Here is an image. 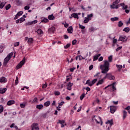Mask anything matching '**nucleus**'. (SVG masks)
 <instances>
[{
  "mask_svg": "<svg viewBox=\"0 0 130 130\" xmlns=\"http://www.w3.org/2000/svg\"><path fill=\"white\" fill-rule=\"evenodd\" d=\"M100 69L102 70V74H106L105 77H104V79H108V80H114L115 77L114 76L112 75L111 73H108L109 71V62L107 60H105L104 64L100 66Z\"/></svg>",
  "mask_w": 130,
  "mask_h": 130,
  "instance_id": "1",
  "label": "nucleus"
},
{
  "mask_svg": "<svg viewBox=\"0 0 130 130\" xmlns=\"http://www.w3.org/2000/svg\"><path fill=\"white\" fill-rule=\"evenodd\" d=\"M115 84H116V83L114 82L112 84L109 85L105 87L104 89L106 90L107 88H109V90L110 91V92H114V91L116 90V87H115Z\"/></svg>",
  "mask_w": 130,
  "mask_h": 130,
  "instance_id": "2",
  "label": "nucleus"
},
{
  "mask_svg": "<svg viewBox=\"0 0 130 130\" xmlns=\"http://www.w3.org/2000/svg\"><path fill=\"white\" fill-rule=\"evenodd\" d=\"M12 56H13V52L9 53L7 56L4 59V66H7L8 62H9L10 59H11Z\"/></svg>",
  "mask_w": 130,
  "mask_h": 130,
  "instance_id": "3",
  "label": "nucleus"
},
{
  "mask_svg": "<svg viewBox=\"0 0 130 130\" xmlns=\"http://www.w3.org/2000/svg\"><path fill=\"white\" fill-rule=\"evenodd\" d=\"M120 2V0H116L115 2H114L113 3L112 5L110 6L111 8L116 9H118V8H119V5H116L119 4Z\"/></svg>",
  "mask_w": 130,
  "mask_h": 130,
  "instance_id": "4",
  "label": "nucleus"
},
{
  "mask_svg": "<svg viewBox=\"0 0 130 130\" xmlns=\"http://www.w3.org/2000/svg\"><path fill=\"white\" fill-rule=\"evenodd\" d=\"M25 60L26 59H25V57L23 58L22 60L18 63V64L16 67V70H19V69H21V67L23 66V64L25 63Z\"/></svg>",
  "mask_w": 130,
  "mask_h": 130,
  "instance_id": "5",
  "label": "nucleus"
},
{
  "mask_svg": "<svg viewBox=\"0 0 130 130\" xmlns=\"http://www.w3.org/2000/svg\"><path fill=\"white\" fill-rule=\"evenodd\" d=\"M31 130H39V126L38 125V123H34L31 126Z\"/></svg>",
  "mask_w": 130,
  "mask_h": 130,
  "instance_id": "6",
  "label": "nucleus"
},
{
  "mask_svg": "<svg viewBox=\"0 0 130 130\" xmlns=\"http://www.w3.org/2000/svg\"><path fill=\"white\" fill-rule=\"evenodd\" d=\"M57 123H59L60 124H61V127L62 128L64 127V125H67V124H66V121H64V120H59Z\"/></svg>",
  "mask_w": 130,
  "mask_h": 130,
  "instance_id": "7",
  "label": "nucleus"
},
{
  "mask_svg": "<svg viewBox=\"0 0 130 130\" xmlns=\"http://www.w3.org/2000/svg\"><path fill=\"white\" fill-rule=\"evenodd\" d=\"M37 22H38V21L37 20H35L34 21H30L28 23H26L25 25L26 26H29V25H34V24L37 23Z\"/></svg>",
  "mask_w": 130,
  "mask_h": 130,
  "instance_id": "8",
  "label": "nucleus"
},
{
  "mask_svg": "<svg viewBox=\"0 0 130 130\" xmlns=\"http://www.w3.org/2000/svg\"><path fill=\"white\" fill-rule=\"evenodd\" d=\"M116 111V107L115 106H112L110 107V112L111 113H114Z\"/></svg>",
  "mask_w": 130,
  "mask_h": 130,
  "instance_id": "9",
  "label": "nucleus"
},
{
  "mask_svg": "<svg viewBox=\"0 0 130 130\" xmlns=\"http://www.w3.org/2000/svg\"><path fill=\"white\" fill-rule=\"evenodd\" d=\"M127 41V39L125 38V36H121L119 37L118 41H122V42H125Z\"/></svg>",
  "mask_w": 130,
  "mask_h": 130,
  "instance_id": "10",
  "label": "nucleus"
},
{
  "mask_svg": "<svg viewBox=\"0 0 130 130\" xmlns=\"http://www.w3.org/2000/svg\"><path fill=\"white\" fill-rule=\"evenodd\" d=\"M106 124H110L109 127H111V126H112V124H113V120L111 119L110 120H108L107 122H106Z\"/></svg>",
  "mask_w": 130,
  "mask_h": 130,
  "instance_id": "11",
  "label": "nucleus"
},
{
  "mask_svg": "<svg viewBox=\"0 0 130 130\" xmlns=\"http://www.w3.org/2000/svg\"><path fill=\"white\" fill-rule=\"evenodd\" d=\"M15 103H16V102H15V101L10 100L7 102V105L8 106H11V105H13V104H15Z\"/></svg>",
  "mask_w": 130,
  "mask_h": 130,
  "instance_id": "12",
  "label": "nucleus"
},
{
  "mask_svg": "<svg viewBox=\"0 0 130 130\" xmlns=\"http://www.w3.org/2000/svg\"><path fill=\"white\" fill-rule=\"evenodd\" d=\"M104 80H105V79H104V77L101 80H100L96 83V86H99V85H102V84L104 83Z\"/></svg>",
  "mask_w": 130,
  "mask_h": 130,
  "instance_id": "13",
  "label": "nucleus"
},
{
  "mask_svg": "<svg viewBox=\"0 0 130 130\" xmlns=\"http://www.w3.org/2000/svg\"><path fill=\"white\" fill-rule=\"evenodd\" d=\"M41 21L42 23H47V22L49 21V20L45 17H42L41 19Z\"/></svg>",
  "mask_w": 130,
  "mask_h": 130,
  "instance_id": "14",
  "label": "nucleus"
},
{
  "mask_svg": "<svg viewBox=\"0 0 130 130\" xmlns=\"http://www.w3.org/2000/svg\"><path fill=\"white\" fill-rule=\"evenodd\" d=\"M72 86H73V83L69 82L67 85V90H69V91H71V90H72Z\"/></svg>",
  "mask_w": 130,
  "mask_h": 130,
  "instance_id": "15",
  "label": "nucleus"
},
{
  "mask_svg": "<svg viewBox=\"0 0 130 130\" xmlns=\"http://www.w3.org/2000/svg\"><path fill=\"white\" fill-rule=\"evenodd\" d=\"M72 17H73V18H74L75 19H77L78 20H79V15H78V13H72L71 14Z\"/></svg>",
  "mask_w": 130,
  "mask_h": 130,
  "instance_id": "16",
  "label": "nucleus"
},
{
  "mask_svg": "<svg viewBox=\"0 0 130 130\" xmlns=\"http://www.w3.org/2000/svg\"><path fill=\"white\" fill-rule=\"evenodd\" d=\"M0 83H7V79L5 77L0 78Z\"/></svg>",
  "mask_w": 130,
  "mask_h": 130,
  "instance_id": "17",
  "label": "nucleus"
},
{
  "mask_svg": "<svg viewBox=\"0 0 130 130\" xmlns=\"http://www.w3.org/2000/svg\"><path fill=\"white\" fill-rule=\"evenodd\" d=\"M7 92V88H0V94H5Z\"/></svg>",
  "mask_w": 130,
  "mask_h": 130,
  "instance_id": "18",
  "label": "nucleus"
},
{
  "mask_svg": "<svg viewBox=\"0 0 130 130\" xmlns=\"http://www.w3.org/2000/svg\"><path fill=\"white\" fill-rule=\"evenodd\" d=\"M126 116H127V112L125 110L123 111V119H125V118H126Z\"/></svg>",
  "mask_w": 130,
  "mask_h": 130,
  "instance_id": "19",
  "label": "nucleus"
},
{
  "mask_svg": "<svg viewBox=\"0 0 130 130\" xmlns=\"http://www.w3.org/2000/svg\"><path fill=\"white\" fill-rule=\"evenodd\" d=\"M36 108L37 109H39V110H41L42 109H43V105L42 104L38 105L36 106Z\"/></svg>",
  "mask_w": 130,
  "mask_h": 130,
  "instance_id": "20",
  "label": "nucleus"
},
{
  "mask_svg": "<svg viewBox=\"0 0 130 130\" xmlns=\"http://www.w3.org/2000/svg\"><path fill=\"white\" fill-rule=\"evenodd\" d=\"M27 43L29 45H31V44H32V43H33V38H28V39L27 40Z\"/></svg>",
  "mask_w": 130,
  "mask_h": 130,
  "instance_id": "21",
  "label": "nucleus"
},
{
  "mask_svg": "<svg viewBox=\"0 0 130 130\" xmlns=\"http://www.w3.org/2000/svg\"><path fill=\"white\" fill-rule=\"evenodd\" d=\"M67 31L70 34H72L73 33V26H70L68 29Z\"/></svg>",
  "mask_w": 130,
  "mask_h": 130,
  "instance_id": "22",
  "label": "nucleus"
},
{
  "mask_svg": "<svg viewBox=\"0 0 130 130\" xmlns=\"http://www.w3.org/2000/svg\"><path fill=\"white\" fill-rule=\"evenodd\" d=\"M101 55V54H98L93 56V61H95L98 59V57Z\"/></svg>",
  "mask_w": 130,
  "mask_h": 130,
  "instance_id": "23",
  "label": "nucleus"
},
{
  "mask_svg": "<svg viewBox=\"0 0 130 130\" xmlns=\"http://www.w3.org/2000/svg\"><path fill=\"white\" fill-rule=\"evenodd\" d=\"M116 67L117 69H118V72H120L121 71V69H122V66L119 64H116Z\"/></svg>",
  "mask_w": 130,
  "mask_h": 130,
  "instance_id": "24",
  "label": "nucleus"
},
{
  "mask_svg": "<svg viewBox=\"0 0 130 130\" xmlns=\"http://www.w3.org/2000/svg\"><path fill=\"white\" fill-rule=\"evenodd\" d=\"M98 81V79L97 78L93 79L92 81H91V84H90V87H92V86H93V85H94V84H95V83H96V82H97Z\"/></svg>",
  "mask_w": 130,
  "mask_h": 130,
  "instance_id": "25",
  "label": "nucleus"
},
{
  "mask_svg": "<svg viewBox=\"0 0 130 130\" xmlns=\"http://www.w3.org/2000/svg\"><path fill=\"white\" fill-rule=\"evenodd\" d=\"M49 105H50V101H47L46 102L44 103V106H45V107H48V106H49Z\"/></svg>",
  "mask_w": 130,
  "mask_h": 130,
  "instance_id": "26",
  "label": "nucleus"
},
{
  "mask_svg": "<svg viewBox=\"0 0 130 130\" xmlns=\"http://www.w3.org/2000/svg\"><path fill=\"white\" fill-rule=\"evenodd\" d=\"M48 18L49 20H54L55 17L53 16V14H51L48 16Z\"/></svg>",
  "mask_w": 130,
  "mask_h": 130,
  "instance_id": "27",
  "label": "nucleus"
},
{
  "mask_svg": "<svg viewBox=\"0 0 130 130\" xmlns=\"http://www.w3.org/2000/svg\"><path fill=\"white\" fill-rule=\"evenodd\" d=\"M6 4H7V2H4L0 4V9H3L5 6H6Z\"/></svg>",
  "mask_w": 130,
  "mask_h": 130,
  "instance_id": "28",
  "label": "nucleus"
},
{
  "mask_svg": "<svg viewBox=\"0 0 130 130\" xmlns=\"http://www.w3.org/2000/svg\"><path fill=\"white\" fill-rule=\"evenodd\" d=\"M91 20V18H89L87 17H85V19L84 20V21H83V23L84 24H87V23H88L89 21Z\"/></svg>",
  "mask_w": 130,
  "mask_h": 130,
  "instance_id": "29",
  "label": "nucleus"
},
{
  "mask_svg": "<svg viewBox=\"0 0 130 130\" xmlns=\"http://www.w3.org/2000/svg\"><path fill=\"white\" fill-rule=\"evenodd\" d=\"M38 35H41L43 33V31L41 29H39L37 31Z\"/></svg>",
  "mask_w": 130,
  "mask_h": 130,
  "instance_id": "30",
  "label": "nucleus"
},
{
  "mask_svg": "<svg viewBox=\"0 0 130 130\" xmlns=\"http://www.w3.org/2000/svg\"><path fill=\"white\" fill-rule=\"evenodd\" d=\"M129 30H130L129 27H125L123 29V31H124V32H126V33H128Z\"/></svg>",
  "mask_w": 130,
  "mask_h": 130,
  "instance_id": "31",
  "label": "nucleus"
},
{
  "mask_svg": "<svg viewBox=\"0 0 130 130\" xmlns=\"http://www.w3.org/2000/svg\"><path fill=\"white\" fill-rule=\"evenodd\" d=\"M55 30V27H52L48 29L49 32H53Z\"/></svg>",
  "mask_w": 130,
  "mask_h": 130,
  "instance_id": "32",
  "label": "nucleus"
},
{
  "mask_svg": "<svg viewBox=\"0 0 130 130\" xmlns=\"http://www.w3.org/2000/svg\"><path fill=\"white\" fill-rule=\"evenodd\" d=\"M117 20H118V17H114V18H111V21H112V22H114L115 21H117Z\"/></svg>",
  "mask_w": 130,
  "mask_h": 130,
  "instance_id": "33",
  "label": "nucleus"
},
{
  "mask_svg": "<svg viewBox=\"0 0 130 130\" xmlns=\"http://www.w3.org/2000/svg\"><path fill=\"white\" fill-rule=\"evenodd\" d=\"M5 9H6V11L10 10V9H11V4H8L7 6H6L5 7Z\"/></svg>",
  "mask_w": 130,
  "mask_h": 130,
  "instance_id": "34",
  "label": "nucleus"
},
{
  "mask_svg": "<svg viewBox=\"0 0 130 130\" xmlns=\"http://www.w3.org/2000/svg\"><path fill=\"white\" fill-rule=\"evenodd\" d=\"M4 51V46L0 45V53H2Z\"/></svg>",
  "mask_w": 130,
  "mask_h": 130,
  "instance_id": "35",
  "label": "nucleus"
},
{
  "mask_svg": "<svg viewBox=\"0 0 130 130\" xmlns=\"http://www.w3.org/2000/svg\"><path fill=\"white\" fill-rule=\"evenodd\" d=\"M122 26H123V23L122 22V21H120L118 22V27H122Z\"/></svg>",
  "mask_w": 130,
  "mask_h": 130,
  "instance_id": "36",
  "label": "nucleus"
},
{
  "mask_svg": "<svg viewBox=\"0 0 130 130\" xmlns=\"http://www.w3.org/2000/svg\"><path fill=\"white\" fill-rule=\"evenodd\" d=\"M71 46V44H67L66 46H64V48L65 49H68L69 47Z\"/></svg>",
  "mask_w": 130,
  "mask_h": 130,
  "instance_id": "37",
  "label": "nucleus"
},
{
  "mask_svg": "<svg viewBox=\"0 0 130 130\" xmlns=\"http://www.w3.org/2000/svg\"><path fill=\"white\" fill-rule=\"evenodd\" d=\"M25 21V18L24 17H21L19 19L20 23H23Z\"/></svg>",
  "mask_w": 130,
  "mask_h": 130,
  "instance_id": "38",
  "label": "nucleus"
},
{
  "mask_svg": "<svg viewBox=\"0 0 130 130\" xmlns=\"http://www.w3.org/2000/svg\"><path fill=\"white\" fill-rule=\"evenodd\" d=\"M49 112H47V113H44L42 115V117H43V118H46V116H47V113H48Z\"/></svg>",
  "mask_w": 130,
  "mask_h": 130,
  "instance_id": "39",
  "label": "nucleus"
},
{
  "mask_svg": "<svg viewBox=\"0 0 130 130\" xmlns=\"http://www.w3.org/2000/svg\"><path fill=\"white\" fill-rule=\"evenodd\" d=\"M15 84L16 85H18V84H19V77H16Z\"/></svg>",
  "mask_w": 130,
  "mask_h": 130,
  "instance_id": "40",
  "label": "nucleus"
},
{
  "mask_svg": "<svg viewBox=\"0 0 130 130\" xmlns=\"http://www.w3.org/2000/svg\"><path fill=\"white\" fill-rule=\"evenodd\" d=\"M80 29H82V30L85 29V26H83V25L79 24Z\"/></svg>",
  "mask_w": 130,
  "mask_h": 130,
  "instance_id": "41",
  "label": "nucleus"
},
{
  "mask_svg": "<svg viewBox=\"0 0 130 130\" xmlns=\"http://www.w3.org/2000/svg\"><path fill=\"white\" fill-rule=\"evenodd\" d=\"M38 99L37 98H35L32 101V103H37Z\"/></svg>",
  "mask_w": 130,
  "mask_h": 130,
  "instance_id": "42",
  "label": "nucleus"
},
{
  "mask_svg": "<svg viewBox=\"0 0 130 130\" xmlns=\"http://www.w3.org/2000/svg\"><path fill=\"white\" fill-rule=\"evenodd\" d=\"M108 60L109 62H111V61H112V55H111L108 57Z\"/></svg>",
  "mask_w": 130,
  "mask_h": 130,
  "instance_id": "43",
  "label": "nucleus"
},
{
  "mask_svg": "<svg viewBox=\"0 0 130 130\" xmlns=\"http://www.w3.org/2000/svg\"><path fill=\"white\" fill-rule=\"evenodd\" d=\"M0 114L4 112V107L3 106H0Z\"/></svg>",
  "mask_w": 130,
  "mask_h": 130,
  "instance_id": "44",
  "label": "nucleus"
},
{
  "mask_svg": "<svg viewBox=\"0 0 130 130\" xmlns=\"http://www.w3.org/2000/svg\"><path fill=\"white\" fill-rule=\"evenodd\" d=\"M54 94L56 96H59V95H60V92H59V91H55L54 92Z\"/></svg>",
  "mask_w": 130,
  "mask_h": 130,
  "instance_id": "45",
  "label": "nucleus"
},
{
  "mask_svg": "<svg viewBox=\"0 0 130 130\" xmlns=\"http://www.w3.org/2000/svg\"><path fill=\"white\" fill-rule=\"evenodd\" d=\"M85 98V93H83L80 97V100H83L84 98Z\"/></svg>",
  "mask_w": 130,
  "mask_h": 130,
  "instance_id": "46",
  "label": "nucleus"
},
{
  "mask_svg": "<svg viewBox=\"0 0 130 130\" xmlns=\"http://www.w3.org/2000/svg\"><path fill=\"white\" fill-rule=\"evenodd\" d=\"M62 25H64L65 28H68V27H69V23H67V22H65V23H62Z\"/></svg>",
  "mask_w": 130,
  "mask_h": 130,
  "instance_id": "47",
  "label": "nucleus"
},
{
  "mask_svg": "<svg viewBox=\"0 0 130 130\" xmlns=\"http://www.w3.org/2000/svg\"><path fill=\"white\" fill-rule=\"evenodd\" d=\"M86 84H87V85H89L90 87H91V81H90V80H88L86 81Z\"/></svg>",
  "mask_w": 130,
  "mask_h": 130,
  "instance_id": "48",
  "label": "nucleus"
},
{
  "mask_svg": "<svg viewBox=\"0 0 130 130\" xmlns=\"http://www.w3.org/2000/svg\"><path fill=\"white\" fill-rule=\"evenodd\" d=\"M63 104H64V102H61V103H60L59 104V106H58V107L59 108H60V106H62V105H63Z\"/></svg>",
  "mask_w": 130,
  "mask_h": 130,
  "instance_id": "49",
  "label": "nucleus"
},
{
  "mask_svg": "<svg viewBox=\"0 0 130 130\" xmlns=\"http://www.w3.org/2000/svg\"><path fill=\"white\" fill-rule=\"evenodd\" d=\"M47 87V83H45L44 84H43L42 88L43 89H45Z\"/></svg>",
  "mask_w": 130,
  "mask_h": 130,
  "instance_id": "50",
  "label": "nucleus"
},
{
  "mask_svg": "<svg viewBox=\"0 0 130 130\" xmlns=\"http://www.w3.org/2000/svg\"><path fill=\"white\" fill-rule=\"evenodd\" d=\"M26 106V105H25V104H20V107H21V108H24V107Z\"/></svg>",
  "mask_w": 130,
  "mask_h": 130,
  "instance_id": "51",
  "label": "nucleus"
},
{
  "mask_svg": "<svg viewBox=\"0 0 130 130\" xmlns=\"http://www.w3.org/2000/svg\"><path fill=\"white\" fill-rule=\"evenodd\" d=\"M81 8L82 9H83V10H84L85 11H89V10L86 9V8H85L83 6H81Z\"/></svg>",
  "mask_w": 130,
  "mask_h": 130,
  "instance_id": "52",
  "label": "nucleus"
},
{
  "mask_svg": "<svg viewBox=\"0 0 130 130\" xmlns=\"http://www.w3.org/2000/svg\"><path fill=\"white\" fill-rule=\"evenodd\" d=\"M17 15L18 16H22V15H23V11H20L18 13H17Z\"/></svg>",
  "mask_w": 130,
  "mask_h": 130,
  "instance_id": "53",
  "label": "nucleus"
},
{
  "mask_svg": "<svg viewBox=\"0 0 130 130\" xmlns=\"http://www.w3.org/2000/svg\"><path fill=\"white\" fill-rule=\"evenodd\" d=\"M30 9V7L26 6L24 7V10H25V11H28V10H29Z\"/></svg>",
  "mask_w": 130,
  "mask_h": 130,
  "instance_id": "54",
  "label": "nucleus"
},
{
  "mask_svg": "<svg viewBox=\"0 0 130 130\" xmlns=\"http://www.w3.org/2000/svg\"><path fill=\"white\" fill-rule=\"evenodd\" d=\"M92 17H93V14H90L87 15V18H88V19H91Z\"/></svg>",
  "mask_w": 130,
  "mask_h": 130,
  "instance_id": "55",
  "label": "nucleus"
},
{
  "mask_svg": "<svg viewBox=\"0 0 130 130\" xmlns=\"http://www.w3.org/2000/svg\"><path fill=\"white\" fill-rule=\"evenodd\" d=\"M101 73L100 72H99V73H97L95 75H94V77H97V78H98V77H99V75H100Z\"/></svg>",
  "mask_w": 130,
  "mask_h": 130,
  "instance_id": "56",
  "label": "nucleus"
},
{
  "mask_svg": "<svg viewBox=\"0 0 130 130\" xmlns=\"http://www.w3.org/2000/svg\"><path fill=\"white\" fill-rule=\"evenodd\" d=\"M19 44H20V43H19V42L15 43L14 44L15 47H17V46H19Z\"/></svg>",
  "mask_w": 130,
  "mask_h": 130,
  "instance_id": "57",
  "label": "nucleus"
},
{
  "mask_svg": "<svg viewBox=\"0 0 130 130\" xmlns=\"http://www.w3.org/2000/svg\"><path fill=\"white\" fill-rule=\"evenodd\" d=\"M76 43H77V41H76V40H74L72 41V45H75Z\"/></svg>",
  "mask_w": 130,
  "mask_h": 130,
  "instance_id": "58",
  "label": "nucleus"
},
{
  "mask_svg": "<svg viewBox=\"0 0 130 130\" xmlns=\"http://www.w3.org/2000/svg\"><path fill=\"white\" fill-rule=\"evenodd\" d=\"M121 48H122V46H120V47H118L117 49H116V51H119V50H120V49H121Z\"/></svg>",
  "mask_w": 130,
  "mask_h": 130,
  "instance_id": "59",
  "label": "nucleus"
},
{
  "mask_svg": "<svg viewBox=\"0 0 130 130\" xmlns=\"http://www.w3.org/2000/svg\"><path fill=\"white\" fill-rule=\"evenodd\" d=\"M76 70V68H71L70 69V72H74V71H75Z\"/></svg>",
  "mask_w": 130,
  "mask_h": 130,
  "instance_id": "60",
  "label": "nucleus"
},
{
  "mask_svg": "<svg viewBox=\"0 0 130 130\" xmlns=\"http://www.w3.org/2000/svg\"><path fill=\"white\" fill-rule=\"evenodd\" d=\"M85 90H86L87 92H89L91 91V88H90V87H86L85 88Z\"/></svg>",
  "mask_w": 130,
  "mask_h": 130,
  "instance_id": "61",
  "label": "nucleus"
},
{
  "mask_svg": "<svg viewBox=\"0 0 130 130\" xmlns=\"http://www.w3.org/2000/svg\"><path fill=\"white\" fill-rule=\"evenodd\" d=\"M102 60H103V57L101 56V57L99 58V61H102Z\"/></svg>",
  "mask_w": 130,
  "mask_h": 130,
  "instance_id": "62",
  "label": "nucleus"
},
{
  "mask_svg": "<svg viewBox=\"0 0 130 130\" xmlns=\"http://www.w3.org/2000/svg\"><path fill=\"white\" fill-rule=\"evenodd\" d=\"M93 65H91L90 66H89V71L92 70L93 69Z\"/></svg>",
  "mask_w": 130,
  "mask_h": 130,
  "instance_id": "63",
  "label": "nucleus"
},
{
  "mask_svg": "<svg viewBox=\"0 0 130 130\" xmlns=\"http://www.w3.org/2000/svg\"><path fill=\"white\" fill-rule=\"evenodd\" d=\"M63 37H64V39H69V36H68V35H64L63 36Z\"/></svg>",
  "mask_w": 130,
  "mask_h": 130,
  "instance_id": "64",
  "label": "nucleus"
}]
</instances>
